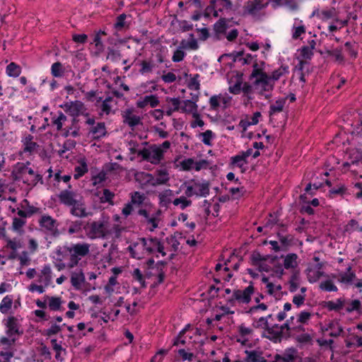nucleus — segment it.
Masks as SVG:
<instances>
[{"mask_svg":"<svg viewBox=\"0 0 362 362\" xmlns=\"http://www.w3.org/2000/svg\"><path fill=\"white\" fill-rule=\"evenodd\" d=\"M298 256L295 253H288L280 257H274L272 260V272L274 274L281 278L284 274V269L294 270L299 264Z\"/></svg>","mask_w":362,"mask_h":362,"instance_id":"obj_1","label":"nucleus"},{"mask_svg":"<svg viewBox=\"0 0 362 362\" xmlns=\"http://www.w3.org/2000/svg\"><path fill=\"white\" fill-rule=\"evenodd\" d=\"M264 65V63L254 64L252 72L250 76L253 88L259 93H263L265 91H269L273 88V83L271 78L269 77L263 71Z\"/></svg>","mask_w":362,"mask_h":362,"instance_id":"obj_2","label":"nucleus"},{"mask_svg":"<svg viewBox=\"0 0 362 362\" xmlns=\"http://www.w3.org/2000/svg\"><path fill=\"white\" fill-rule=\"evenodd\" d=\"M180 188L185 189V194L187 197H206L209 193V184L205 181L192 180L184 182Z\"/></svg>","mask_w":362,"mask_h":362,"instance_id":"obj_3","label":"nucleus"},{"mask_svg":"<svg viewBox=\"0 0 362 362\" xmlns=\"http://www.w3.org/2000/svg\"><path fill=\"white\" fill-rule=\"evenodd\" d=\"M85 230L90 239L104 238L110 233L109 222L104 218L93 221L88 224Z\"/></svg>","mask_w":362,"mask_h":362,"instance_id":"obj_4","label":"nucleus"},{"mask_svg":"<svg viewBox=\"0 0 362 362\" xmlns=\"http://www.w3.org/2000/svg\"><path fill=\"white\" fill-rule=\"evenodd\" d=\"M235 339L242 346L252 347L256 344L257 339L252 328L240 325L237 329Z\"/></svg>","mask_w":362,"mask_h":362,"instance_id":"obj_5","label":"nucleus"},{"mask_svg":"<svg viewBox=\"0 0 362 362\" xmlns=\"http://www.w3.org/2000/svg\"><path fill=\"white\" fill-rule=\"evenodd\" d=\"M55 267L58 271H62L68 267V262L71 258L70 248L68 246H59L52 254Z\"/></svg>","mask_w":362,"mask_h":362,"instance_id":"obj_6","label":"nucleus"},{"mask_svg":"<svg viewBox=\"0 0 362 362\" xmlns=\"http://www.w3.org/2000/svg\"><path fill=\"white\" fill-rule=\"evenodd\" d=\"M129 149L135 153H137L144 160L150 162L152 164L157 165L163 158L162 152L160 148L157 147V145H152L148 148H144L142 150H136L132 147H129Z\"/></svg>","mask_w":362,"mask_h":362,"instance_id":"obj_7","label":"nucleus"},{"mask_svg":"<svg viewBox=\"0 0 362 362\" xmlns=\"http://www.w3.org/2000/svg\"><path fill=\"white\" fill-rule=\"evenodd\" d=\"M69 248L71 258L68 262V268H73L76 266L81 258L90 252V245L86 243L72 245Z\"/></svg>","mask_w":362,"mask_h":362,"instance_id":"obj_8","label":"nucleus"},{"mask_svg":"<svg viewBox=\"0 0 362 362\" xmlns=\"http://www.w3.org/2000/svg\"><path fill=\"white\" fill-rule=\"evenodd\" d=\"M139 214L145 218L147 228L150 231H153L158 227L161 216V211L160 209L156 210L151 214L148 213L146 209H140L139 211Z\"/></svg>","mask_w":362,"mask_h":362,"instance_id":"obj_9","label":"nucleus"},{"mask_svg":"<svg viewBox=\"0 0 362 362\" xmlns=\"http://www.w3.org/2000/svg\"><path fill=\"white\" fill-rule=\"evenodd\" d=\"M146 252L148 254L154 255L156 257H164L165 252L160 242L156 238L144 239Z\"/></svg>","mask_w":362,"mask_h":362,"instance_id":"obj_10","label":"nucleus"},{"mask_svg":"<svg viewBox=\"0 0 362 362\" xmlns=\"http://www.w3.org/2000/svg\"><path fill=\"white\" fill-rule=\"evenodd\" d=\"M305 274L310 283L314 284L317 282L322 276H324L322 263H310L305 269Z\"/></svg>","mask_w":362,"mask_h":362,"instance_id":"obj_11","label":"nucleus"},{"mask_svg":"<svg viewBox=\"0 0 362 362\" xmlns=\"http://www.w3.org/2000/svg\"><path fill=\"white\" fill-rule=\"evenodd\" d=\"M71 214L73 216L83 218L88 217L93 215V212L91 209L88 207H86L82 197L78 199L74 205L71 207Z\"/></svg>","mask_w":362,"mask_h":362,"instance_id":"obj_12","label":"nucleus"},{"mask_svg":"<svg viewBox=\"0 0 362 362\" xmlns=\"http://www.w3.org/2000/svg\"><path fill=\"white\" fill-rule=\"evenodd\" d=\"M232 98L227 93L214 95L209 99V105L211 109L218 110L219 107H226L230 105Z\"/></svg>","mask_w":362,"mask_h":362,"instance_id":"obj_13","label":"nucleus"},{"mask_svg":"<svg viewBox=\"0 0 362 362\" xmlns=\"http://www.w3.org/2000/svg\"><path fill=\"white\" fill-rule=\"evenodd\" d=\"M207 165L205 160L195 161L193 158H185L180 163V166L182 170L188 171L194 170L199 171Z\"/></svg>","mask_w":362,"mask_h":362,"instance_id":"obj_14","label":"nucleus"},{"mask_svg":"<svg viewBox=\"0 0 362 362\" xmlns=\"http://www.w3.org/2000/svg\"><path fill=\"white\" fill-rule=\"evenodd\" d=\"M85 275L82 269H77L72 271L70 274V282L72 287L76 290L80 291L82 289L83 286L85 283Z\"/></svg>","mask_w":362,"mask_h":362,"instance_id":"obj_15","label":"nucleus"},{"mask_svg":"<svg viewBox=\"0 0 362 362\" xmlns=\"http://www.w3.org/2000/svg\"><path fill=\"white\" fill-rule=\"evenodd\" d=\"M254 293V287L249 285L244 290H235L233 292L234 298L241 303H248L251 300V296Z\"/></svg>","mask_w":362,"mask_h":362,"instance_id":"obj_16","label":"nucleus"},{"mask_svg":"<svg viewBox=\"0 0 362 362\" xmlns=\"http://www.w3.org/2000/svg\"><path fill=\"white\" fill-rule=\"evenodd\" d=\"M262 282L265 285L267 292L274 296L275 298H279L281 296V286L278 284L272 283L269 277L263 276L262 277Z\"/></svg>","mask_w":362,"mask_h":362,"instance_id":"obj_17","label":"nucleus"},{"mask_svg":"<svg viewBox=\"0 0 362 362\" xmlns=\"http://www.w3.org/2000/svg\"><path fill=\"white\" fill-rule=\"evenodd\" d=\"M81 197L74 192L65 189L62 191L59 194V199L63 204L71 207Z\"/></svg>","mask_w":362,"mask_h":362,"instance_id":"obj_18","label":"nucleus"},{"mask_svg":"<svg viewBox=\"0 0 362 362\" xmlns=\"http://www.w3.org/2000/svg\"><path fill=\"white\" fill-rule=\"evenodd\" d=\"M41 180L42 177L40 174L35 173L30 168L24 165V183H27L28 186L32 188Z\"/></svg>","mask_w":362,"mask_h":362,"instance_id":"obj_19","label":"nucleus"},{"mask_svg":"<svg viewBox=\"0 0 362 362\" xmlns=\"http://www.w3.org/2000/svg\"><path fill=\"white\" fill-rule=\"evenodd\" d=\"M145 248L144 239L140 240L129 247L132 257L138 259L143 258L147 255Z\"/></svg>","mask_w":362,"mask_h":362,"instance_id":"obj_20","label":"nucleus"},{"mask_svg":"<svg viewBox=\"0 0 362 362\" xmlns=\"http://www.w3.org/2000/svg\"><path fill=\"white\" fill-rule=\"evenodd\" d=\"M198 100L191 99L185 100L182 101L180 106V111L183 113L189 114L191 115H197L198 112V106L197 102Z\"/></svg>","mask_w":362,"mask_h":362,"instance_id":"obj_21","label":"nucleus"},{"mask_svg":"<svg viewBox=\"0 0 362 362\" xmlns=\"http://www.w3.org/2000/svg\"><path fill=\"white\" fill-rule=\"evenodd\" d=\"M199 75L195 74L187 80V87L193 92L190 93L192 99L199 100L200 83L198 79Z\"/></svg>","mask_w":362,"mask_h":362,"instance_id":"obj_22","label":"nucleus"},{"mask_svg":"<svg viewBox=\"0 0 362 362\" xmlns=\"http://www.w3.org/2000/svg\"><path fill=\"white\" fill-rule=\"evenodd\" d=\"M267 6V2L262 0H253L247 2L245 7V13L255 15Z\"/></svg>","mask_w":362,"mask_h":362,"instance_id":"obj_23","label":"nucleus"},{"mask_svg":"<svg viewBox=\"0 0 362 362\" xmlns=\"http://www.w3.org/2000/svg\"><path fill=\"white\" fill-rule=\"evenodd\" d=\"M124 122L127 124L129 127H134L139 124L141 117L134 114L132 109H127L123 112L122 114Z\"/></svg>","mask_w":362,"mask_h":362,"instance_id":"obj_24","label":"nucleus"},{"mask_svg":"<svg viewBox=\"0 0 362 362\" xmlns=\"http://www.w3.org/2000/svg\"><path fill=\"white\" fill-rule=\"evenodd\" d=\"M306 28L303 21L298 18L294 19L293 25L291 28V35L294 40L301 38L302 35L305 33Z\"/></svg>","mask_w":362,"mask_h":362,"instance_id":"obj_25","label":"nucleus"},{"mask_svg":"<svg viewBox=\"0 0 362 362\" xmlns=\"http://www.w3.org/2000/svg\"><path fill=\"white\" fill-rule=\"evenodd\" d=\"M158 204L162 207H167L170 203H173L174 193L173 191L167 189L158 193Z\"/></svg>","mask_w":362,"mask_h":362,"instance_id":"obj_26","label":"nucleus"},{"mask_svg":"<svg viewBox=\"0 0 362 362\" xmlns=\"http://www.w3.org/2000/svg\"><path fill=\"white\" fill-rule=\"evenodd\" d=\"M5 325L7 328L6 334L8 337H15L16 335L20 334L18 320L15 317H9Z\"/></svg>","mask_w":362,"mask_h":362,"instance_id":"obj_27","label":"nucleus"},{"mask_svg":"<svg viewBox=\"0 0 362 362\" xmlns=\"http://www.w3.org/2000/svg\"><path fill=\"white\" fill-rule=\"evenodd\" d=\"M39 281L44 284L45 286H48L51 284L52 281V271L49 264L45 265L38 276Z\"/></svg>","mask_w":362,"mask_h":362,"instance_id":"obj_28","label":"nucleus"},{"mask_svg":"<svg viewBox=\"0 0 362 362\" xmlns=\"http://www.w3.org/2000/svg\"><path fill=\"white\" fill-rule=\"evenodd\" d=\"M159 103V100L156 95H146L139 98L136 102V105L139 107L143 108L148 105L151 107H156Z\"/></svg>","mask_w":362,"mask_h":362,"instance_id":"obj_29","label":"nucleus"},{"mask_svg":"<svg viewBox=\"0 0 362 362\" xmlns=\"http://www.w3.org/2000/svg\"><path fill=\"white\" fill-rule=\"evenodd\" d=\"M47 302V307L52 311H59L62 310V306L64 301L60 296H46Z\"/></svg>","mask_w":362,"mask_h":362,"instance_id":"obj_30","label":"nucleus"},{"mask_svg":"<svg viewBox=\"0 0 362 362\" xmlns=\"http://www.w3.org/2000/svg\"><path fill=\"white\" fill-rule=\"evenodd\" d=\"M246 356L244 360H237L235 362H262L264 358L259 351H245Z\"/></svg>","mask_w":362,"mask_h":362,"instance_id":"obj_31","label":"nucleus"},{"mask_svg":"<svg viewBox=\"0 0 362 362\" xmlns=\"http://www.w3.org/2000/svg\"><path fill=\"white\" fill-rule=\"evenodd\" d=\"M296 358V351L294 349H288L283 355H276V362H294Z\"/></svg>","mask_w":362,"mask_h":362,"instance_id":"obj_32","label":"nucleus"},{"mask_svg":"<svg viewBox=\"0 0 362 362\" xmlns=\"http://www.w3.org/2000/svg\"><path fill=\"white\" fill-rule=\"evenodd\" d=\"M346 304V300L343 298L337 299L336 300H329L326 303L325 307L329 310L339 311L344 308Z\"/></svg>","mask_w":362,"mask_h":362,"instance_id":"obj_33","label":"nucleus"},{"mask_svg":"<svg viewBox=\"0 0 362 362\" xmlns=\"http://www.w3.org/2000/svg\"><path fill=\"white\" fill-rule=\"evenodd\" d=\"M138 180H141L144 182V184L150 185V186H157L159 185L158 181L156 180V175H152L147 173H141L137 174L136 175Z\"/></svg>","mask_w":362,"mask_h":362,"instance_id":"obj_34","label":"nucleus"},{"mask_svg":"<svg viewBox=\"0 0 362 362\" xmlns=\"http://www.w3.org/2000/svg\"><path fill=\"white\" fill-rule=\"evenodd\" d=\"M198 138L202 142L207 146L213 145V141L215 139V134L211 130H206L204 132L198 134Z\"/></svg>","mask_w":362,"mask_h":362,"instance_id":"obj_35","label":"nucleus"},{"mask_svg":"<svg viewBox=\"0 0 362 362\" xmlns=\"http://www.w3.org/2000/svg\"><path fill=\"white\" fill-rule=\"evenodd\" d=\"M155 179H156V180L158 181L157 183H158L159 185L166 184L170 180L169 172L168 170L165 168L156 170L155 173Z\"/></svg>","mask_w":362,"mask_h":362,"instance_id":"obj_36","label":"nucleus"},{"mask_svg":"<svg viewBox=\"0 0 362 362\" xmlns=\"http://www.w3.org/2000/svg\"><path fill=\"white\" fill-rule=\"evenodd\" d=\"M169 107L166 112L168 115H170L173 112L180 110V106L182 101L176 98H168L166 100Z\"/></svg>","mask_w":362,"mask_h":362,"instance_id":"obj_37","label":"nucleus"},{"mask_svg":"<svg viewBox=\"0 0 362 362\" xmlns=\"http://www.w3.org/2000/svg\"><path fill=\"white\" fill-rule=\"evenodd\" d=\"M40 224L42 228L49 231H53L56 228V223L50 216H42L40 221Z\"/></svg>","mask_w":362,"mask_h":362,"instance_id":"obj_38","label":"nucleus"},{"mask_svg":"<svg viewBox=\"0 0 362 362\" xmlns=\"http://www.w3.org/2000/svg\"><path fill=\"white\" fill-rule=\"evenodd\" d=\"M90 134L93 138L100 139L104 136L106 134V129L104 123H98L90 131Z\"/></svg>","mask_w":362,"mask_h":362,"instance_id":"obj_39","label":"nucleus"},{"mask_svg":"<svg viewBox=\"0 0 362 362\" xmlns=\"http://www.w3.org/2000/svg\"><path fill=\"white\" fill-rule=\"evenodd\" d=\"M173 204L174 206H177L179 209L184 210L188 206L192 205V201L187 199V197L181 196L178 198H175L173 201Z\"/></svg>","mask_w":362,"mask_h":362,"instance_id":"obj_40","label":"nucleus"},{"mask_svg":"<svg viewBox=\"0 0 362 362\" xmlns=\"http://www.w3.org/2000/svg\"><path fill=\"white\" fill-rule=\"evenodd\" d=\"M261 114L259 112H255L250 117L247 118L245 120H241L240 124L244 129L247 126L255 125L259 122Z\"/></svg>","mask_w":362,"mask_h":362,"instance_id":"obj_41","label":"nucleus"},{"mask_svg":"<svg viewBox=\"0 0 362 362\" xmlns=\"http://www.w3.org/2000/svg\"><path fill=\"white\" fill-rule=\"evenodd\" d=\"M88 172V165L86 160L82 158L79 161V165L75 168V173L74 177L75 179H78Z\"/></svg>","mask_w":362,"mask_h":362,"instance_id":"obj_42","label":"nucleus"},{"mask_svg":"<svg viewBox=\"0 0 362 362\" xmlns=\"http://www.w3.org/2000/svg\"><path fill=\"white\" fill-rule=\"evenodd\" d=\"M6 73L9 76L17 77L21 73V67L14 62H11L6 66Z\"/></svg>","mask_w":362,"mask_h":362,"instance_id":"obj_43","label":"nucleus"},{"mask_svg":"<svg viewBox=\"0 0 362 362\" xmlns=\"http://www.w3.org/2000/svg\"><path fill=\"white\" fill-rule=\"evenodd\" d=\"M355 278V274L351 272V268L339 276V281L345 284H351Z\"/></svg>","mask_w":362,"mask_h":362,"instance_id":"obj_44","label":"nucleus"},{"mask_svg":"<svg viewBox=\"0 0 362 362\" xmlns=\"http://www.w3.org/2000/svg\"><path fill=\"white\" fill-rule=\"evenodd\" d=\"M242 89V79L240 77H237L234 83L232 81H229V92L233 94H239Z\"/></svg>","mask_w":362,"mask_h":362,"instance_id":"obj_45","label":"nucleus"},{"mask_svg":"<svg viewBox=\"0 0 362 362\" xmlns=\"http://www.w3.org/2000/svg\"><path fill=\"white\" fill-rule=\"evenodd\" d=\"M233 165L243 168L247 164V159L241 153L231 158Z\"/></svg>","mask_w":362,"mask_h":362,"instance_id":"obj_46","label":"nucleus"},{"mask_svg":"<svg viewBox=\"0 0 362 362\" xmlns=\"http://www.w3.org/2000/svg\"><path fill=\"white\" fill-rule=\"evenodd\" d=\"M320 288L321 290L328 292L337 291V287L334 285L332 279L322 281L320 284Z\"/></svg>","mask_w":362,"mask_h":362,"instance_id":"obj_47","label":"nucleus"},{"mask_svg":"<svg viewBox=\"0 0 362 362\" xmlns=\"http://www.w3.org/2000/svg\"><path fill=\"white\" fill-rule=\"evenodd\" d=\"M307 288L305 287L300 288V293L296 294L293 298V303L298 307L304 303L305 299V292Z\"/></svg>","mask_w":362,"mask_h":362,"instance_id":"obj_48","label":"nucleus"},{"mask_svg":"<svg viewBox=\"0 0 362 362\" xmlns=\"http://www.w3.org/2000/svg\"><path fill=\"white\" fill-rule=\"evenodd\" d=\"M51 71L54 77H61L64 74V69L61 63L56 62L52 65Z\"/></svg>","mask_w":362,"mask_h":362,"instance_id":"obj_49","label":"nucleus"},{"mask_svg":"<svg viewBox=\"0 0 362 362\" xmlns=\"http://www.w3.org/2000/svg\"><path fill=\"white\" fill-rule=\"evenodd\" d=\"M61 330H62L61 326L54 323V324H52V325L49 328L44 330L43 334L45 337H49L54 334H58Z\"/></svg>","mask_w":362,"mask_h":362,"instance_id":"obj_50","label":"nucleus"},{"mask_svg":"<svg viewBox=\"0 0 362 362\" xmlns=\"http://www.w3.org/2000/svg\"><path fill=\"white\" fill-rule=\"evenodd\" d=\"M0 230H1L0 233L2 235V236L4 238H5L7 242V244H6L7 248H10L12 250H16V249L18 247H21L20 243L18 244L14 240H12L10 238H8V237H6V235H5V228H1Z\"/></svg>","mask_w":362,"mask_h":362,"instance_id":"obj_51","label":"nucleus"},{"mask_svg":"<svg viewBox=\"0 0 362 362\" xmlns=\"http://www.w3.org/2000/svg\"><path fill=\"white\" fill-rule=\"evenodd\" d=\"M285 103L286 100L284 98H281L276 100L275 103H274L270 107L272 113L281 112L284 108Z\"/></svg>","mask_w":362,"mask_h":362,"instance_id":"obj_52","label":"nucleus"},{"mask_svg":"<svg viewBox=\"0 0 362 362\" xmlns=\"http://www.w3.org/2000/svg\"><path fill=\"white\" fill-rule=\"evenodd\" d=\"M181 45L185 49H197L199 47L197 40L193 35H190L187 41L185 42H182Z\"/></svg>","mask_w":362,"mask_h":362,"instance_id":"obj_53","label":"nucleus"},{"mask_svg":"<svg viewBox=\"0 0 362 362\" xmlns=\"http://www.w3.org/2000/svg\"><path fill=\"white\" fill-rule=\"evenodd\" d=\"M344 308L347 313L358 310L361 308V302L358 300H354L349 303L346 300V304Z\"/></svg>","mask_w":362,"mask_h":362,"instance_id":"obj_54","label":"nucleus"},{"mask_svg":"<svg viewBox=\"0 0 362 362\" xmlns=\"http://www.w3.org/2000/svg\"><path fill=\"white\" fill-rule=\"evenodd\" d=\"M315 42L312 40L310 47H304L300 50V54L304 59H310L313 54V50L315 47Z\"/></svg>","mask_w":362,"mask_h":362,"instance_id":"obj_55","label":"nucleus"},{"mask_svg":"<svg viewBox=\"0 0 362 362\" xmlns=\"http://www.w3.org/2000/svg\"><path fill=\"white\" fill-rule=\"evenodd\" d=\"M12 299L8 296H6L3 298L0 305V311L2 313H6L8 310L11 308Z\"/></svg>","mask_w":362,"mask_h":362,"instance_id":"obj_56","label":"nucleus"},{"mask_svg":"<svg viewBox=\"0 0 362 362\" xmlns=\"http://www.w3.org/2000/svg\"><path fill=\"white\" fill-rule=\"evenodd\" d=\"M12 177L14 180H21L23 177V164L18 163L12 171Z\"/></svg>","mask_w":362,"mask_h":362,"instance_id":"obj_57","label":"nucleus"},{"mask_svg":"<svg viewBox=\"0 0 362 362\" xmlns=\"http://www.w3.org/2000/svg\"><path fill=\"white\" fill-rule=\"evenodd\" d=\"M272 317V315H269L265 317H259V320L256 322V326L264 329H269L272 325L269 323L268 320L271 319Z\"/></svg>","mask_w":362,"mask_h":362,"instance_id":"obj_58","label":"nucleus"},{"mask_svg":"<svg viewBox=\"0 0 362 362\" xmlns=\"http://www.w3.org/2000/svg\"><path fill=\"white\" fill-rule=\"evenodd\" d=\"M115 194L112 192H110L107 189H105L103 192V195L100 197V202L102 203H110L112 204V199L114 198Z\"/></svg>","mask_w":362,"mask_h":362,"instance_id":"obj_59","label":"nucleus"},{"mask_svg":"<svg viewBox=\"0 0 362 362\" xmlns=\"http://www.w3.org/2000/svg\"><path fill=\"white\" fill-rule=\"evenodd\" d=\"M66 120V117L62 113L59 112L57 117L53 118V124L56 126L57 130L62 129L64 122Z\"/></svg>","mask_w":362,"mask_h":362,"instance_id":"obj_60","label":"nucleus"},{"mask_svg":"<svg viewBox=\"0 0 362 362\" xmlns=\"http://www.w3.org/2000/svg\"><path fill=\"white\" fill-rule=\"evenodd\" d=\"M184 47L183 46H180L174 52L173 54V61L175 62H181L185 56V53L183 50Z\"/></svg>","mask_w":362,"mask_h":362,"instance_id":"obj_61","label":"nucleus"},{"mask_svg":"<svg viewBox=\"0 0 362 362\" xmlns=\"http://www.w3.org/2000/svg\"><path fill=\"white\" fill-rule=\"evenodd\" d=\"M288 73V68L287 66H281L278 69L275 70L271 76V80H278L283 75Z\"/></svg>","mask_w":362,"mask_h":362,"instance_id":"obj_62","label":"nucleus"},{"mask_svg":"<svg viewBox=\"0 0 362 362\" xmlns=\"http://www.w3.org/2000/svg\"><path fill=\"white\" fill-rule=\"evenodd\" d=\"M329 327L331 329L330 335L332 336H339L343 331L341 326L337 322H332Z\"/></svg>","mask_w":362,"mask_h":362,"instance_id":"obj_63","label":"nucleus"},{"mask_svg":"<svg viewBox=\"0 0 362 362\" xmlns=\"http://www.w3.org/2000/svg\"><path fill=\"white\" fill-rule=\"evenodd\" d=\"M346 230L362 232V226L356 220H351L346 226Z\"/></svg>","mask_w":362,"mask_h":362,"instance_id":"obj_64","label":"nucleus"}]
</instances>
